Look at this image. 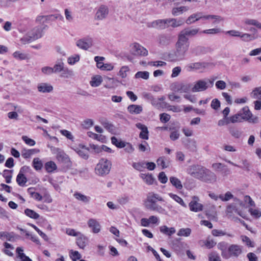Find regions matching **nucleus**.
Instances as JSON below:
<instances>
[{"instance_id":"f257e3e1","label":"nucleus","mask_w":261,"mask_h":261,"mask_svg":"<svg viewBox=\"0 0 261 261\" xmlns=\"http://www.w3.org/2000/svg\"><path fill=\"white\" fill-rule=\"evenodd\" d=\"M189 47V42H186L178 37V40L175 44V50L173 54L168 55L171 61H181L184 59L186 54Z\"/></svg>"},{"instance_id":"f03ea898","label":"nucleus","mask_w":261,"mask_h":261,"mask_svg":"<svg viewBox=\"0 0 261 261\" xmlns=\"http://www.w3.org/2000/svg\"><path fill=\"white\" fill-rule=\"evenodd\" d=\"M218 248L221 250V255L225 259L231 257H237L242 253L243 247L237 244H231L227 249V244L224 242L218 244Z\"/></svg>"},{"instance_id":"7ed1b4c3","label":"nucleus","mask_w":261,"mask_h":261,"mask_svg":"<svg viewBox=\"0 0 261 261\" xmlns=\"http://www.w3.org/2000/svg\"><path fill=\"white\" fill-rule=\"evenodd\" d=\"M111 166L112 164L110 161L106 159H101L95 167V174L100 176H105L110 173Z\"/></svg>"},{"instance_id":"20e7f679","label":"nucleus","mask_w":261,"mask_h":261,"mask_svg":"<svg viewBox=\"0 0 261 261\" xmlns=\"http://www.w3.org/2000/svg\"><path fill=\"white\" fill-rule=\"evenodd\" d=\"M42 36V30L39 27H36L29 32L25 36L21 39V41L23 44L29 43L35 41Z\"/></svg>"},{"instance_id":"39448f33","label":"nucleus","mask_w":261,"mask_h":261,"mask_svg":"<svg viewBox=\"0 0 261 261\" xmlns=\"http://www.w3.org/2000/svg\"><path fill=\"white\" fill-rule=\"evenodd\" d=\"M158 201H163L164 200L159 194L153 192H150L147 194L146 199L145 201V206L149 209L150 208V206L152 207L155 205Z\"/></svg>"},{"instance_id":"423d86ee","label":"nucleus","mask_w":261,"mask_h":261,"mask_svg":"<svg viewBox=\"0 0 261 261\" xmlns=\"http://www.w3.org/2000/svg\"><path fill=\"white\" fill-rule=\"evenodd\" d=\"M234 201L235 203H232L227 207L226 212L227 215L231 216V214H237L242 217H244L239 210V207H243L244 206L243 202L238 199H235Z\"/></svg>"},{"instance_id":"0eeeda50","label":"nucleus","mask_w":261,"mask_h":261,"mask_svg":"<svg viewBox=\"0 0 261 261\" xmlns=\"http://www.w3.org/2000/svg\"><path fill=\"white\" fill-rule=\"evenodd\" d=\"M199 31L197 28H186L180 32L178 37H180L186 42H189L188 37H193L196 35Z\"/></svg>"},{"instance_id":"6e6552de","label":"nucleus","mask_w":261,"mask_h":261,"mask_svg":"<svg viewBox=\"0 0 261 261\" xmlns=\"http://www.w3.org/2000/svg\"><path fill=\"white\" fill-rule=\"evenodd\" d=\"M239 114L241 115L242 120L248 121L253 123H257L258 121V118L257 116L252 117V114L247 107H244Z\"/></svg>"},{"instance_id":"1a4fd4ad","label":"nucleus","mask_w":261,"mask_h":261,"mask_svg":"<svg viewBox=\"0 0 261 261\" xmlns=\"http://www.w3.org/2000/svg\"><path fill=\"white\" fill-rule=\"evenodd\" d=\"M204 169L205 168L201 166L192 165L188 168L187 172L192 176L200 179Z\"/></svg>"},{"instance_id":"9d476101","label":"nucleus","mask_w":261,"mask_h":261,"mask_svg":"<svg viewBox=\"0 0 261 261\" xmlns=\"http://www.w3.org/2000/svg\"><path fill=\"white\" fill-rule=\"evenodd\" d=\"M76 45L79 48L86 50L93 45V39L92 37L87 36L78 40Z\"/></svg>"},{"instance_id":"9b49d317","label":"nucleus","mask_w":261,"mask_h":261,"mask_svg":"<svg viewBox=\"0 0 261 261\" xmlns=\"http://www.w3.org/2000/svg\"><path fill=\"white\" fill-rule=\"evenodd\" d=\"M130 47L131 51L135 55L146 56L148 55V50L137 42L132 43Z\"/></svg>"},{"instance_id":"f8f14e48","label":"nucleus","mask_w":261,"mask_h":261,"mask_svg":"<svg viewBox=\"0 0 261 261\" xmlns=\"http://www.w3.org/2000/svg\"><path fill=\"white\" fill-rule=\"evenodd\" d=\"M209 88L208 82L205 80H200L195 82L192 88V92H198L205 91Z\"/></svg>"},{"instance_id":"ddd939ff","label":"nucleus","mask_w":261,"mask_h":261,"mask_svg":"<svg viewBox=\"0 0 261 261\" xmlns=\"http://www.w3.org/2000/svg\"><path fill=\"white\" fill-rule=\"evenodd\" d=\"M30 168L28 166H23L19 170V173L16 177V181L20 186H24L27 182V177L24 175V173L29 171Z\"/></svg>"},{"instance_id":"4468645a","label":"nucleus","mask_w":261,"mask_h":261,"mask_svg":"<svg viewBox=\"0 0 261 261\" xmlns=\"http://www.w3.org/2000/svg\"><path fill=\"white\" fill-rule=\"evenodd\" d=\"M87 225L93 233H98L100 232L101 225L99 222L95 218H90L87 221Z\"/></svg>"},{"instance_id":"2eb2a0df","label":"nucleus","mask_w":261,"mask_h":261,"mask_svg":"<svg viewBox=\"0 0 261 261\" xmlns=\"http://www.w3.org/2000/svg\"><path fill=\"white\" fill-rule=\"evenodd\" d=\"M201 180L208 183H214L217 181L216 175L211 171L205 168Z\"/></svg>"},{"instance_id":"dca6fc26","label":"nucleus","mask_w":261,"mask_h":261,"mask_svg":"<svg viewBox=\"0 0 261 261\" xmlns=\"http://www.w3.org/2000/svg\"><path fill=\"white\" fill-rule=\"evenodd\" d=\"M199 199L197 196H193L192 200L190 202L189 206L191 211L198 212L202 211L203 205L199 202Z\"/></svg>"},{"instance_id":"f3484780","label":"nucleus","mask_w":261,"mask_h":261,"mask_svg":"<svg viewBox=\"0 0 261 261\" xmlns=\"http://www.w3.org/2000/svg\"><path fill=\"white\" fill-rule=\"evenodd\" d=\"M109 14V9L108 7L105 5L100 6L97 9L95 19L101 20L105 19Z\"/></svg>"},{"instance_id":"a211bd4d","label":"nucleus","mask_w":261,"mask_h":261,"mask_svg":"<svg viewBox=\"0 0 261 261\" xmlns=\"http://www.w3.org/2000/svg\"><path fill=\"white\" fill-rule=\"evenodd\" d=\"M18 237L13 232L0 231V239L10 242H15Z\"/></svg>"},{"instance_id":"6ab92c4d","label":"nucleus","mask_w":261,"mask_h":261,"mask_svg":"<svg viewBox=\"0 0 261 261\" xmlns=\"http://www.w3.org/2000/svg\"><path fill=\"white\" fill-rule=\"evenodd\" d=\"M51 150L53 153L56 155V158L59 161L64 162L68 160V155L61 149L54 147Z\"/></svg>"},{"instance_id":"aec40b11","label":"nucleus","mask_w":261,"mask_h":261,"mask_svg":"<svg viewBox=\"0 0 261 261\" xmlns=\"http://www.w3.org/2000/svg\"><path fill=\"white\" fill-rule=\"evenodd\" d=\"M207 48L205 47L198 45L192 47L190 49V54L193 56H198L206 53Z\"/></svg>"},{"instance_id":"412c9836","label":"nucleus","mask_w":261,"mask_h":261,"mask_svg":"<svg viewBox=\"0 0 261 261\" xmlns=\"http://www.w3.org/2000/svg\"><path fill=\"white\" fill-rule=\"evenodd\" d=\"M136 126L138 129L141 130V132L139 134V137L142 139L148 140L149 138V132L147 126L141 123H137L136 124Z\"/></svg>"},{"instance_id":"4be33fe9","label":"nucleus","mask_w":261,"mask_h":261,"mask_svg":"<svg viewBox=\"0 0 261 261\" xmlns=\"http://www.w3.org/2000/svg\"><path fill=\"white\" fill-rule=\"evenodd\" d=\"M37 89L40 92L49 93L53 90V87L49 84L42 83L38 85Z\"/></svg>"},{"instance_id":"5701e85b","label":"nucleus","mask_w":261,"mask_h":261,"mask_svg":"<svg viewBox=\"0 0 261 261\" xmlns=\"http://www.w3.org/2000/svg\"><path fill=\"white\" fill-rule=\"evenodd\" d=\"M75 151L82 158L84 159L88 158V149L84 146L80 145L79 147L74 149Z\"/></svg>"},{"instance_id":"b1692460","label":"nucleus","mask_w":261,"mask_h":261,"mask_svg":"<svg viewBox=\"0 0 261 261\" xmlns=\"http://www.w3.org/2000/svg\"><path fill=\"white\" fill-rule=\"evenodd\" d=\"M127 110L130 114L136 115L141 113L143 111V108L141 106L133 104L129 105Z\"/></svg>"},{"instance_id":"393cba45","label":"nucleus","mask_w":261,"mask_h":261,"mask_svg":"<svg viewBox=\"0 0 261 261\" xmlns=\"http://www.w3.org/2000/svg\"><path fill=\"white\" fill-rule=\"evenodd\" d=\"M203 15L201 13L198 12L190 15L186 20V22L188 24H191L194 23L195 21L202 19Z\"/></svg>"},{"instance_id":"a878e982","label":"nucleus","mask_w":261,"mask_h":261,"mask_svg":"<svg viewBox=\"0 0 261 261\" xmlns=\"http://www.w3.org/2000/svg\"><path fill=\"white\" fill-rule=\"evenodd\" d=\"M103 81L102 77L100 75H95L91 77L90 81V85L92 87H97L99 86Z\"/></svg>"},{"instance_id":"bb28decb","label":"nucleus","mask_w":261,"mask_h":261,"mask_svg":"<svg viewBox=\"0 0 261 261\" xmlns=\"http://www.w3.org/2000/svg\"><path fill=\"white\" fill-rule=\"evenodd\" d=\"M88 238L84 234L81 233L76 239V244L81 249H84L86 246Z\"/></svg>"},{"instance_id":"cd10ccee","label":"nucleus","mask_w":261,"mask_h":261,"mask_svg":"<svg viewBox=\"0 0 261 261\" xmlns=\"http://www.w3.org/2000/svg\"><path fill=\"white\" fill-rule=\"evenodd\" d=\"M140 176L143 180V181L148 185H153L155 181V178L151 174L141 173L140 175Z\"/></svg>"},{"instance_id":"c85d7f7f","label":"nucleus","mask_w":261,"mask_h":261,"mask_svg":"<svg viewBox=\"0 0 261 261\" xmlns=\"http://www.w3.org/2000/svg\"><path fill=\"white\" fill-rule=\"evenodd\" d=\"M40 152L39 149L34 148L31 149H24L22 151V156L24 159H29L33 154L38 153Z\"/></svg>"},{"instance_id":"c756f323","label":"nucleus","mask_w":261,"mask_h":261,"mask_svg":"<svg viewBox=\"0 0 261 261\" xmlns=\"http://www.w3.org/2000/svg\"><path fill=\"white\" fill-rule=\"evenodd\" d=\"M184 23L182 20L175 18L167 19V28L171 27L172 28H176L180 27Z\"/></svg>"},{"instance_id":"7c9ffc66","label":"nucleus","mask_w":261,"mask_h":261,"mask_svg":"<svg viewBox=\"0 0 261 261\" xmlns=\"http://www.w3.org/2000/svg\"><path fill=\"white\" fill-rule=\"evenodd\" d=\"M228 163L230 164V165H232L234 166L239 167L241 169H243L245 170H246L247 171H249L250 170V164L248 162V161L246 160H243L241 161L242 165H238L233 162L229 161V160H226V161Z\"/></svg>"},{"instance_id":"2f4dec72","label":"nucleus","mask_w":261,"mask_h":261,"mask_svg":"<svg viewBox=\"0 0 261 261\" xmlns=\"http://www.w3.org/2000/svg\"><path fill=\"white\" fill-rule=\"evenodd\" d=\"M154 27L160 29H164L167 28V19H159L152 22Z\"/></svg>"},{"instance_id":"473e14b6","label":"nucleus","mask_w":261,"mask_h":261,"mask_svg":"<svg viewBox=\"0 0 261 261\" xmlns=\"http://www.w3.org/2000/svg\"><path fill=\"white\" fill-rule=\"evenodd\" d=\"M156 163L158 165L161 166L163 169L167 168L170 164L169 160L165 156H161L158 158Z\"/></svg>"},{"instance_id":"72a5a7b5","label":"nucleus","mask_w":261,"mask_h":261,"mask_svg":"<svg viewBox=\"0 0 261 261\" xmlns=\"http://www.w3.org/2000/svg\"><path fill=\"white\" fill-rule=\"evenodd\" d=\"M16 252L18 255V257L21 259V261H32L28 256H26L23 253V249L22 247H19L16 248Z\"/></svg>"},{"instance_id":"f704fd0d","label":"nucleus","mask_w":261,"mask_h":261,"mask_svg":"<svg viewBox=\"0 0 261 261\" xmlns=\"http://www.w3.org/2000/svg\"><path fill=\"white\" fill-rule=\"evenodd\" d=\"M170 182L172 186L175 187L177 189L181 190L182 188V185L181 181L176 177L171 176L169 178Z\"/></svg>"},{"instance_id":"c9c22d12","label":"nucleus","mask_w":261,"mask_h":261,"mask_svg":"<svg viewBox=\"0 0 261 261\" xmlns=\"http://www.w3.org/2000/svg\"><path fill=\"white\" fill-rule=\"evenodd\" d=\"M73 196L77 200L81 201L84 203H88L90 200V197L87 196L79 192H75L73 194Z\"/></svg>"},{"instance_id":"e433bc0d","label":"nucleus","mask_w":261,"mask_h":261,"mask_svg":"<svg viewBox=\"0 0 261 261\" xmlns=\"http://www.w3.org/2000/svg\"><path fill=\"white\" fill-rule=\"evenodd\" d=\"M160 230L161 232L169 236L175 232V229L174 227L168 228L165 225L161 226L160 227Z\"/></svg>"},{"instance_id":"4c0bfd02","label":"nucleus","mask_w":261,"mask_h":261,"mask_svg":"<svg viewBox=\"0 0 261 261\" xmlns=\"http://www.w3.org/2000/svg\"><path fill=\"white\" fill-rule=\"evenodd\" d=\"M189 10L188 7L181 6L180 7L174 8L172 10V14L174 16H178Z\"/></svg>"},{"instance_id":"58836bf2","label":"nucleus","mask_w":261,"mask_h":261,"mask_svg":"<svg viewBox=\"0 0 261 261\" xmlns=\"http://www.w3.org/2000/svg\"><path fill=\"white\" fill-rule=\"evenodd\" d=\"M4 246L5 247V249L3 250V252L7 255L12 256L13 255L12 250L14 249V247L7 242L4 243Z\"/></svg>"},{"instance_id":"ea45409f","label":"nucleus","mask_w":261,"mask_h":261,"mask_svg":"<svg viewBox=\"0 0 261 261\" xmlns=\"http://www.w3.org/2000/svg\"><path fill=\"white\" fill-rule=\"evenodd\" d=\"M58 16L56 15H49V16H43L40 15L37 17L36 21L38 22H44V20L48 19L55 20L58 19Z\"/></svg>"},{"instance_id":"a19ab883","label":"nucleus","mask_w":261,"mask_h":261,"mask_svg":"<svg viewBox=\"0 0 261 261\" xmlns=\"http://www.w3.org/2000/svg\"><path fill=\"white\" fill-rule=\"evenodd\" d=\"M129 71L130 69L128 66H123L120 68L118 75L122 79L126 78Z\"/></svg>"},{"instance_id":"79ce46f5","label":"nucleus","mask_w":261,"mask_h":261,"mask_svg":"<svg viewBox=\"0 0 261 261\" xmlns=\"http://www.w3.org/2000/svg\"><path fill=\"white\" fill-rule=\"evenodd\" d=\"M32 166L36 170H40L43 167V163L38 158H35L32 162Z\"/></svg>"},{"instance_id":"37998d69","label":"nucleus","mask_w":261,"mask_h":261,"mask_svg":"<svg viewBox=\"0 0 261 261\" xmlns=\"http://www.w3.org/2000/svg\"><path fill=\"white\" fill-rule=\"evenodd\" d=\"M168 195L170 196V198L173 199L174 200H175L176 202L179 203L183 207H186L187 206L186 203H185L182 199L178 195L172 193H169Z\"/></svg>"},{"instance_id":"c03bdc74","label":"nucleus","mask_w":261,"mask_h":261,"mask_svg":"<svg viewBox=\"0 0 261 261\" xmlns=\"http://www.w3.org/2000/svg\"><path fill=\"white\" fill-rule=\"evenodd\" d=\"M57 168L56 164L53 161L46 162L45 164V168L48 173L53 172L57 169Z\"/></svg>"},{"instance_id":"a18cd8bd","label":"nucleus","mask_w":261,"mask_h":261,"mask_svg":"<svg viewBox=\"0 0 261 261\" xmlns=\"http://www.w3.org/2000/svg\"><path fill=\"white\" fill-rule=\"evenodd\" d=\"M250 95L253 99L261 98V86L254 88Z\"/></svg>"},{"instance_id":"49530a36","label":"nucleus","mask_w":261,"mask_h":261,"mask_svg":"<svg viewBox=\"0 0 261 261\" xmlns=\"http://www.w3.org/2000/svg\"><path fill=\"white\" fill-rule=\"evenodd\" d=\"M192 85L190 83H181L179 93H188L192 91Z\"/></svg>"},{"instance_id":"de8ad7c7","label":"nucleus","mask_w":261,"mask_h":261,"mask_svg":"<svg viewBox=\"0 0 261 261\" xmlns=\"http://www.w3.org/2000/svg\"><path fill=\"white\" fill-rule=\"evenodd\" d=\"M13 56L17 60H23L28 59V55L24 53L16 51L13 54Z\"/></svg>"},{"instance_id":"09e8293b","label":"nucleus","mask_w":261,"mask_h":261,"mask_svg":"<svg viewBox=\"0 0 261 261\" xmlns=\"http://www.w3.org/2000/svg\"><path fill=\"white\" fill-rule=\"evenodd\" d=\"M74 75V72L72 70L67 68H64L61 71V76L64 78H69Z\"/></svg>"},{"instance_id":"8fccbe9b","label":"nucleus","mask_w":261,"mask_h":261,"mask_svg":"<svg viewBox=\"0 0 261 261\" xmlns=\"http://www.w3.org/2000/svg\"><path fill=\"white\" fill-rule=\"evenodd\" d=\"M149 77V73L148 71H138L135 75V77L136 79H142L143 80H147Z\"/></svg>"},{"instance_id":"3c124183","label":"nucleus","mask_w":261,"mask_h":261,"mask_svg":"<svg viewBox=\"0 0 261 261\" xmlns=\"http://www.w3.org/2000/svg\"><path fill=\"white\" fill-rule=\"evenodd\" d=\"M191 233V229L189 228H181L180 229L177 234L179 237H189Z\"/></svg>"},{"instance_id":"603ef678","label":"nucleus","mask_w":261,"mask_h":261,"mask_svg":"<svg viewBox=\"0 0 261 261\" xmlns=\"http://www.w3.org/2000/svg\"><path fill=\"white\" fill-rule=\"evenodd\" d=\"M25 214L31 218L37 219L39 217V215L32 210L27 208L24 211Z\"/></svg>"},{"instance_id":"864d4df0","label":"nucleus","mask_w":261,"mask_h":261,"mask_svg":"<svg viewBox=\"0 0 261 261\" xmlns=\"http://www.w3.org/2000/svg\"><path fill=\"white\" fill-rule=\"evenodd\" d=\"M219 198L222 201H227L233 198V195L230 192H227L224 194H220L219 195Z\"/></svg>"},{"instance_id":"5fc2aeb1","label":"nucleus","mask_w":261,"mask_h":261,"mask_svg":"<svg viewBox=\"0 0 261 261\" xmlns=\"http://www.w3.org/2000/svg\"><path fill=\"white\" fill-rule=\"evenodd\" d=\"M240 37L243 41L245 42H249L254 40L256 38L254 35L248 33H243L242 34H241Z\"/></svg>"},{"instance_id":"6e6d98bb","label":"nucleus","mask_w":261,"mask_h":261,"mask_svg":"<svg viewBox=\"0 0 261 261\" xmlns=\"http://www.w3.org/2000/svg\"><path fill=\"white\" fill-rule=\"evenodd\" d=\"M244 23L246 24L256 26L257 28L261 29V23L255 19H246Z\"/></svg>"},{"instance_id":"4d7b16f0","label":"nucleus","mask_w":261,"mask_h":261,"mask_svg":"<svg viewBox=\"0 0 261 261\" xmlns=\"http://www.w3.org/2000/svg\"><path fill=\"white\" fill-rule=\"evenodd\" d=\"M105 59L103 57L96 56L94 57V61L96 63V67L101 70L105 63L102 61Z\"/></svg>"},{"instance_id":"13d9d810","label":"nucleus","mask_w":261,"mask_h":261,"mask_svg":"<svg viewBox=\"0 0 261 261\" xmlns=\"http://www.w3.org/2000/svg\"><path fill=\"white\" fill-rule=\"evenodd\" d=\"M69 256L73 261H76L82 257L81 254L77 251H73L72 250L70 251Z\"/></svg>"},{"instance_id":"bf43d9fd","label":"nucleus","mask_w":261,"mask_h":261,"mask_svg":"<svg viewBox=\"0 0 261 261\" xmlns=\"http://www.w3.org/2000/svg\"><path fill=\"white\" fill-rule=\"evenodd\" d=\"M32 197L37 201H41L42 199V196L38 193L33 191V189L29 188L28 190Z\"/></svg>"},{"instance_id":"052dcab7","label":"nucleus","mask_w":261,"mask_h":261,"mask_svg":"<svg viewBox=\"0 0 261 261\" xmlns=\"http://www.w3.org/2000/svg\"><path fill=\"white\" fill-rule=\"evenodd\" d=\"M229 123H237L242 121L241 119V115L239 113L233 115L230 117H228Z\"/></svg>"},{"instance_id":"680f3d73","label":"nucleus","mask_w":261,"mask_h":261,"mask_svg":"<svg viewBox=\"0 0 261 261\" xmlns=\"http://www.w3.org/2000/svg\"><path fill=\"white\" fill-rule=\"evenodd\" d=\"M80 59V55L75 54L69 57L67 59V62L70 65H74L75 63L79 61Z\"/></svg>"},{"instance_id":"e2e57ef3","label":"nucleus","mask_w":261,"mask_h":261,"mask_svg":"<svg viewBox=\"0 0 261 261\" xmlns=\"http://www.w3.org/2000/svg\"><path fill=\"white\" fill-rule=\"evenodd\" d=\"M222 32V31L220 28H216L204 30L202 31V33L204 34L214 35L220 33Z\"/></svg>"},{"instance_id":"0e129e2a","label":"nucleus","mask_w":261,"mask_h":261,"mask_svg":"<svg viewBox=\"0 0 261 261\" xmlns=\"http://www.w3.org/2000/svg\"><path fill=\"white\" fill-rule=\"evenodd\" d=\"M3 176L6 179V182L8 184H10L11 181V178L12 177V171L9 170H4Z\"/></svg>"},{"instance_id":"69168bd1","label":"nucleus","mask_w":261,"mask_h":261,"mask_svg":"<svg viewBox=\"0 0 261 261\" xmlns=\"http://www.w3.org/2000/svg\"><path fill=\"white\" fill-rule=\"evenodd\" d=\"M54 73L61 72L64 68V63L62 61L57 62L53 68Z\"/></svg>"},{"instance_id":"338daca9","label":"nucleus","mask_w":261,"mask_h":261,"mask_svg":"<svg viewBox=\"0 0 261 261\" xmlns=\"http://www.w3.org/2000/svg\"><path fill=\"white\" fill-rule=\"evenodd\" d=\"M94 124V121L91 119H86L83 122L82 125L85 128H89Z\"/></svg>"},{"instance_id":"774afa93","label":"nucleus","mask_w":261,"mask_h":261,"mask_svg":"<svg viewBox=\"0 0 261 261\" xmlns=\"http://www.w3.org/2000/svg\"><path fill=\"white\" fill-rule=\"evenodd\" d=\"M209 261H221L220 257L218 254L213 252L208 255Z\"/></svg>"}]
</instances>
